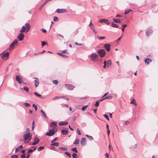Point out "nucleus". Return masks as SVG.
I'll return each mask as SVG.
<instances>
[{"label": "nucleus", "instance_id": "f257e3e1", "mask_svg": "<svg viewBox=\"0 0 158 158\" xmlns=\"http://www.w3.org/2000/svg\"><path fill=\"white\" fill-rule=\"evenodd\" d=\"M31 27L30 25L28 23H26L24 26L22 27L21 30L20 31V33L19 34L17 37V38L19 41H22L24 39V35L22 33L24 32L27 33L29 31Z\"/></svg>", "mask_w": 158, "mask_h": 158}, {"label": "nucleus", "instance_id": "f03ea898", "mask_svg": "<svg viewBox=\"0 0 158 158\" xmlns=\"http://www.w3.org/2000/svg\"><path fill=\"white\" fill-rule=\"evenodd\" d=\"M24 142L28 143L30 141L32 138V135L30 133V129L27 128L26 129L23 135Z\"/></svg>", "mask_w": 158, "mask_h": 158}, {"label": "nucleus", "instance_id": "7ed1b4c3", "mask_svg": "<svg viewBox=\"0 0 158 158\" xmlns=\"http://www.w3.org/2000/svg\"><path fill=\"white\" fill-rule=\"evenodd\" d=\"M4 52H3L0 54V55H2L1 58L3 60H6L9 58V52H7L4 53Z\"/></svg>", "mask_w": 158, "mask_h": 158}, {"label": "nucleus", "instance_id": "20e7f679", "mask_svg": "<svg viewBox=\"0 0 158 158\" xmlns=\"http://www.w3.org/2000/svg\"><path fill=\"white\" fill-rule=\"evenodd\" d=\"M57 129L52 130L50 129L49 130V132L47 133L46 135L51 136L53 135L56 132Z\"/></svg>", "mask_w": 158, "mask_h": 158}, {"label": "nucleus", "instance_id": "39448f33", "mask_svg": "<svg viewBox=\"0 0 158 158\" xmlns=\"http://www.w3.org/2000/svg\"><path fill=\"white\" fill-rule=\"evenodd\" d=\"M97 53L99 54L101 57L105 56L106 55V52L104 49H101L97 51Z\"/></svg>", "mask_w": 158, "mask_h": 158}, {"label": "nucleus", "instance_id": "423d86ee", "mask_svg": "<svg viewBox=\"0 0 158 158\" xmlns=\"http://www.w3.org/2000/svg\"><path fill=\"white\" fill-rule=\"evenodd\" d=\"M18 42V41L17 40H14L10 45L9 50H11L13 49L14 48L15 46L17 44Z\"/></svg>", "mask_w": 158, "mask_h": 158}, {"label": "nucleus", "instance_id": "0eeeda50", "mask_svg": "<svg viewBox=\"0 0 158 158\" xmlns=\"http://www.w3.org/2000/svg\"><path fill=\"white\" fill-rule=\"evenodd\" d=\"M98 55L95 53L92 54L90 56L91 60L94 61H95L96 58L98 57Z\"/></svg>", "mask_w": 158, "mask_h": 158}, {"label": "nucleus", "instance_id": "6e6552de", "mask_svg": "<svg viewBox=\"0 0 158 158\" xmlns=\"http://www.w3.org/2000/svg\"><path fill=\"white\" fill-rule=\"evenodd\" d=\"M15 79L19 84H21V83L23 80V78L20 75L16 76L15 77Z\"/></svg>", "mask_w": 158, "mask_h": 158}, {"label": "nucleus", "instance_id": "1a4fd4ad", "mask_svg": "<svg viewBox=\"0 0 158 158\" xmlns=\"http://www.w3.org/2000/svg\"><path fill=\"white\" fill-rule=\"evenodd\" d=\"M98 22L102 23H105L107 25H109L110 22L108 21V20L105 19H102L98 20Z\"/></svg>", "mask_w": 158, "mask_h": 158}, {"label": "nucleus", "instance_id": "9d476101", "mask_svg": "<svg viewBox=\"0 0 158 158\" xmlns=\"http://www.w3.org/2000/svg\"><path fill=\"white\" fill-rule=\"evenodd\" d=\"M50 126L52 128V130L57 129L56 127V123L55 122H52L50 123Z\"/></svg>", "mask_w": 158, "mask_h": 158}, {"label": "nucleus", "instance_id": "9b49d317", "mask_svg": "<svg viewBox=\"0 0 158 158\" xmlns=\"http://www.w3.org/2000/svg\"><path fill=\"white\" fill-rule=\"evenodd\" d=\"M34 142L32 143V145H33L37 144L39 142L40 140L37 137H35L34 138Z\"/></svg>", "mask_w": 158, "mask_h": 158}, {"label": "nucleus", "instance_id": "f8f14e48", "mask_svg": "<svg viewBox=\"0 0 158 158\" xmlns=\"http://www.w3.org/2000/svg\"><path fill=\"white\" fill-rule=\"evenodd\" d=\"M56 11L58 13H63L65 12L66 11V10L65 9H58L56 10Z\"/></svg>", "mask_w": 158, "mask_h": 158}, {"label": "nucleus", "instance_id": "ddd939ff", "mask_svg": "<svg viewBox=\"0 0 158 158\" xmlns=\"http://www.w3.org/2000/svg\"><path fill=\"white\" fill-rule=\"evenodd\" d=\"M65 85L67 87L68 89L70 90H72L75 88V87L72 85L65 84Z\"/></svg>", "mask_w": 158, "mask_h": 158}, {"label": "nucleus", "instance_id": "4468645a", "mask_svg": "<svg viewBox=\"0 0 158 158\" xmlns=\"http://www.w3.org/2000/svg\"><path fill=\"white\" fill-rule=\"evenodd\" d=\"M153 33V31L151 29H148L146 32V34L148 36H149L151 35Z\"/></svg>", "mask_w": 158, "mask_h": 158}, {"label": "nucleus", "instance_id": "2eb2a0df", "mask_svg": "<svg viewBox=\"0 0 158 158\" xmlns=\"http://www.w3.org/2000/svg\"><path fill=\"white\" fill-rule=\"evenodd\" d=\"M104 47L105 49L107 51H109L110 50V45L109 44H105L104 45Z\"/></svg>", "mask_w": 158, "mask_h": 158}, {"label": "nucleus", "instance_id": "dca6fc26", "mask_svg": "<svg viewBox=\"0 0 158 158\" xmlns=\"http://www.w3.org/2000/svg\"><path fill=\"white\" fill-rule=\"evenodd\" d=\"M34 78L35 79L34 81L35 82V87H37L38 86L39 84V79L37 77H34Z\"/></svg>", "mask_w": 158, "mask_h": 158}, {"label": "nucleus", "instance_id": "f3484780", "mask_svg": "<svg viewBox=\"0 0 158 158\" xmlns=\"http://www.w3.org/2000/svg\"><path fill=\"white\" fill-rule=\"evenodd\" d=\"M86 143V141L85 139L84 138H82L81 142V145L83 146H84L85 145Z\"/></svg>", "mask_w": 158, "mask_h": 158}, {"label": "nucleus", "instance_id": "a211bd4d", "mask_svg": "<svg viewBox=\"0 0 158 158\" xmlns=\"http://www.w3.org/2000/svg\"><path fill=\"white\" fill-rule=\"evenodd\" d=\"M146 64H148L152 62V60L149 58H148L144 60Z\"/></svg>", "mask_w": 158, "mask_h": 158}, {"label": "nucleus", "instance_id": "6ab92c4d", "mask_svg": "<svg viewBox=\"0 0 158 158\" xmlns=\"http://www.w3.org/2000/svg\"><path fill=\"white\" fill-rule=\"evenodd\" d=\"M68 123V122L61 121L59 124V125L62 126L64 125H67Z\"/></svg>", "mask_w": 158, "mask_h": 158}, {"label": "nucleus", "instance_id": "aec40b11", "mask_svg": "<svg viewBox=\"0 0 158 158\" xmlns=\"http://www.w3.org/2000/svg\"><path fill=\"white\" fill-rule=\"evenodd\" d=\"M61 132L63 135H66L68 134V131L67 130H62Z\"/></svg>", "mask_w": 158, "mask_h": 158}, {"label": "nucleus", "instance_id": "412c9836", "mask_svg": "<svg viewBox=\"0 0 158 158\" xmlns=\"http://www.w3.org/2000/svg\"><path fill=\"white\" fill-rule=\"evenodd\" d=\"M48 3L46 1H45L43 4H42V5H41L40 6V8H39V10H41L42 8H43V7H44V6L47 3Z\"/></svg>", "mask_w": 158, "mask_h": 158}, {"label": "nucleus", "instance_id": "4be33fe9", "mask_svg": "<svg viewBox=\"0 0 158 158\" xmlns=\"http://www.w3.org/2000/svg\"><path fill=\"white\" fill-rule=\"evenodd\" d=\"M113 19L114 22L115 23H119L120 22V19Z\"/></svg>", "mask_w": 158, "mask_h": 158}, {"label": "nucleus", "instance_id": "5701e85b", "mask_svg": "<svg viewBox=\"0 0 158 158\" xmlns=\"http://www.w3.org/2000/svg\"><path fill=\"white\" fill-rule=\"evenodd\" d=\"M112 98V96H109V95L105 97L103 99L99 100V101H101L102 100H103V99H104L111 98Z\"/></svg>", "mask_w": 158, "mask_h": 158}, {"label": "nucleus", "instance_id": "b1692460", "mask_svg": "<svg viewBox=\"0 0 158 158\" xmlns=\"http://www.w3.org/2000/svg\"><path fill=\"white\" fill-rule=\"evenodd\" d=\"M52 144H51V146H54L56 147H57L59 146V144L57 142H55L54 143H51Z\"/></svg>", "mask_w": 158, "mask_h": 158}, {"label": "nucleus", "instance_id": "393cba45", "mask_svg": "<svg viewBox=\"0 0 158 158\" xmlns=\"http://www.w3.org/2000/svg\"><path fill=\"white\" fill-rule=\"evenodd\" d=\"M111 26L113 27H114V28H118V26L116 24H115V23H111Z\"/></svg>", "mask_w": 158, "mask_h": 158}, {"label": "nucleus", "instance_id": "a878e982", "mask_svg": "<svg viewBox=\"0 0 158 158\" xmlns=\"http://www.w3.org/2000/svg\"><path fill=\"white\" fill-rule=\"evenodd\" d=\"M131 103L134 105L135 106L137 105V104L135 102V100L134 99H132L131 101Z\"/></svg>", "mask_w": 158, "mask_h": 158}, {"label": "nucleus", "instance_id": "bb28decb", "mask_svg": "<svg viewBox=\"0 0 158 158\" xmlns=\"http://www.w3.org/2000/svg\"><path fill=\"white\" fill-rule=\"evenodd\" d=\"M111 64V61L110 60H109L107 62V66L109 67L110 66Z\"/></svg>", "mask_w": 158, "mask_h": 158}, {"label": "nucleus", "instance_id": "cd10ccee", "mask_svg": "<svg viewBox=\"0 0 158 158\" xmlns=\"http://www.w3.org/2000/svg\"><path fill=\"white\" fill-rule=\"evenodd\" d=\"M132 11V10L131 9H127L125 10V14H127L128 13Z\"/></svg>", "mask_w": 158, "mask_h": 158}, {"label": "nucleus", "instance_id": "c85d7f7f", "mask_svg": "<svg viewBox=\"0 0 158 158\" xmlns=\"http://www.w3.org/2000/svg\"><path fill=\"white\" fill-rule=\"evenodd\" d=\"M34 94H35V95H36L37 96H38L39 97L42 98V97H41V95L39 94L38 92H35L34 93Z\"/></svg>", "mask_w": 158, "mask_h": 158}, {"label": "nucleus", "instance_id": "c756f323", "mask_svg": "<svg viewBox=\"0 0 158 158\" xmlns=\"http://www.w3.org/2000/svg\"><path fill=\"white\" fill-rule=\"evenodd\" d=\"M44 148L43 146H40L37 149V151H38L39 152L44 149Z\"/></svg>", "mask_w": 158, "mask_h": 158}, {"label": "nucleus", "instance_id": "7c9ffc66", "mask_svg": "<svg viewBox=\"0 0 158 158\" xmlns=\"http://www.w3.org/2000/svg\"><path fill=\"white\" fill-rule=\"evenodd\" d=\"M127 26V25L126 24H124L122 26V30L123 32H124V28L126 27Z\"/></svg>", "mask_w": 158, "mask_h": 158}, {"label": "nucleus", "instance_id": "2f4dec72", "mask_svg": "<svg viewBox=\"0 0 158 158\" xmlns=\"http://www.w3.org/2000/svg\"><path fill=\"white\" fill-rule=\"evenodd\" d=\"M79 143V140L76 139L73 142L74 144H78Z\"/></svg>", "mask_w": 158, "mask_h": 158}, {"label": "nucleus", "instance_id": "473e14b6", "mask_svg": "<svg viewBox=\"0 0 158 158\" xmlns=\"http://www.w3.org/2000/svg\"><path fill=\"white\" fill-rule=\"evenodd\" d=\"M57 53L60 56H61L62 57H68V56L67 55H64L62 54V53L57 52Z\"/></svg>", "mask_w": 158, "mask_h": 158}, {"label": "nucleus", "instance_id": "72a5a7b5", "mask_svg": "<svg viewBox=\"0 0 158 158\" xmlns=\"http://www.w3.org/2000/svg\"><path fill=\"white\" fill-rule=\"evenodd\" d=\"M64 154L67 156H69V157H71V155L68 152H64Z\"/></svg>", "mask_w": 158, "mask_h": 158}, {"label": "nucleus", "instance_id": "f704fd0d", "mask_svg": "<svg viewBox=\"0 0 158 158\" xmlns=\"http://www.w3.org/2000/svg\"><path fill=\"white\" fill-rule=\"evenodd\" d=\"M71 150L73 151H74L76 152H77V148L76 147H74V148H72L71 149Z\"/></svg>", "mask_w": 158, "mask_h": 158}, {"label": "nucleus", "instance_id": "c9c22d12", "mask_svg": "<svg viewBox=\"0 0 158 158\" xmlns=\"http://www.w3.org/2000/svg\"><path fill=\"white\" fill-rule=\"evenodd\" d=\"M58 149L64 151H66L67 150V148L65 147H59Z\"/></svg>", "mask_w": 158, "mask_h": 158}, {"label": "nucleus", "instance_id": "e433bc0d", "mask_svg": "<svg viewBox=\"0 0 158 158\" xmlns=\"http://www.w3.org/2000/svg\"><path fill=\"white\" fill-rule=\"evenodd\" d=\"M23 89L26 92H28L29 91V89L27 87H24L23 88Z\"/></svg>", "mask_w": 158, "mask_h": 158}, {"label": "nucleus", "instance_id": "4c0bfd02", "mask_svg": "<svg viewBox=\"0 0 158 158\" xmlns=\"http://www.w3.org/2000/svg\"><path fill=\"white\" fill-rule=\"evenodd\" d=\"M26 107H28L30 106V104L28 103H25L23 104Z\"/></svg>", "mask_w": 158, "mask_h": 158}, {"label": "nucleus", "instance_id": "58836bf2", "mask_svg": "<svg viewBox=\"0 0 158 158\" xmlns=\"http://www.w3.org/2000/svg\"><path fill=\"white\" fill-rule=\"evenodd\" d=\"M59 20L58 18L56 16H55L53 18V21L55 22H57Z\"/></svg>", "mask_w": 158, "mask_h": 158}, {"label": "nucleus", "instance_id": "ea45409f", "mask_svg": "<svg viewBox=\"0 0 158 158\" xmlns=\"http://www.w3.org/2000/svg\"><path fill=\"white\" fill-rule=\"evenodd\" d=\"M51 149L52 150H55L57 152H59V149H56V148L53 147V146H52V147L51 148Z\"/></svg>", "mask_w": 158, "mask_h": 158}, {"label": "nucleus", "instance_id": "a19ab883", "mask_svg": "<svg viewBox=\"0 0 158 158\" xmlns=\"http://www.w3.org/2000/svg\"><path fill=\"white\" fill-rule=\"evenodd\" d=\"M73 158H77V156L76 153H74L72 154Z\"/></svg>", "mask_w": 158, "mask_h": 158}, {"label": "nucleus", "instance_id": "79ce46f5", "mask_svg": "<svg viewBox=\"0 0 158 158\" xmlns=\"http://www.w3.org/2000/svg\"><path fill=\"white\" fill-rule=\"evenodd\" d=\"M41 112L43 114V115L44 116L45 118H47V116L46 114L44 112V111L42 110H41Z\"/></svg>", "mask_w": 158, "mask_h": 158}, {"label": "nucleus", "instance_id": "37998d69", "mask_svg": "<svg viewBox=\"0 0 158 158\" xmlns=\"http://www.w3.org/2000/svg\"><path fill=\"white\" fill-rule=\"evenodd\" d=\"M33 106L35 110L36 111L37 110V106L35 104H33L32 105Z\"/></svg>", "mask_w": 158, "mask_h": 158}, {"label": "nucleus", "instance_id": "c03bdc74", "mask_svg": "<svg viewBox=\"0 0 158 158\" xmlns=\"http://www.w3.org/2000/svg\"><path fill=\"white\" fill-rule=\"evenodd\" d=\"M53 83L55 85H56L58 83V81L56 80H53Z\"/></svg>", "mask_w": 158, "mask_h": 158}, {"label": "nucleus", "instance_id": "a18cd8bd", "mask_svg": "<svg viewBox=\"0 0 158 158\" xmlns=\"http://www.w3.org/2000/svg\"><path fill=\"white\" fill-rule=\"evenodd\" d=\"M60 98V97L56 96V97H54L52 98V99L53 100H56V99H58V98Z\"/></svg>", "mask_w": 158, "mask_h": 158}, {"label": "nucleus", "instance_id": "49530a36", "mask_svg": "<svg viewBox=\"0 0 158 158\" xmlns=\"http://www.w3.org/2000/svg\"><path fill=\"white\" fill-rule=\"evenodd\" d=\"M104 116L105 118H106L109 121V120L108 116L107 115L105 114L104 115Z\"/></svg>", "mask_w": 158, "mask_h": 158}, {"label": "nucleus", "instance_id": "de8ad7c7", "mask_svg": "<svg viewBox=\"0 0 158 158\" xmlns=\"http://www.w3.org/2000/svg\"><path fill=\"white\" fill-rule=\"evenodd\" d=\"M99 105V102L98 101H97L96 102L95 106L96 107H98Z\"/></svg>", "mask_w": 158, "mask_h": 158}, {"label": "nucleus", "instance_id": "09e8293b", "mask_svg": "<svg viewBox=\"0 0 158 158\" xmlns=\"http://www.w3.org/2000/svg\"><path fill=\"white\" fill-rule=\"evenodd\" d=\"M34 152L33 150L32 149H30L28 150V151L27 152V153L28 154V153H31V152Z\"/></svg>", "mask_w": 158, "mask_h": 158}, {"label": "nucleus", "instance_id": "8fccbe9b", "mask_svg": "<svg viewBox=\"0 0 158 158\" xmlns=\"http://www.w3.org/2000/svg\"><path fill=\"white\" fill-rule=\"evenodd\" d=\"M47 44L46 42L45 41H42V45L43 46H44L45 45Z\"/></svg>", "mask_w": 158, "mask_h": 158}, {"label": "nucleus", "instance_id": "3c124183", "mask_svg": "<svg viewBox=\"0 0 158 158\" xmlns=\"http://www.w3.org/2000/svg\"><path fill=\"white\" fill-rule=\"evenodd\" d=\"M88 106H83L82 108V110L83 111H84V110L86 109V108Z\"/></svg>", "mask_w": 158, "mask_h": 158}, {"label": "nucleus", "instance_id": "603ef678", "mask_svg": "<svg viewBox=\"0 0 158 158\" xmlns=\"http://www.w3.org/2000/svg\"><path fill=\"white\" fill-rule=\"evenodd\" d=\"M58 139V138L56 137L53 140H52L51 142V143H53L54 141H56Z\"/></svg>", "mask_w": 158, "mask_h": 158}, {"label": "nucleus", "instance_id": "864d4df0", "mask_svg": "<svg viewBox=\"0 0 158 158\" xmlns=\"http://www.w3.org/2000/svg\"><path fill=\"white\" fill-rule=\"evenodd\" d=\"M77 133L79 135H81V133L80 131L78 129H77Z\"/></svg>", "mask_w": 158, "mask_h": 158}, {"label": "nucleus", "instance_id": "5fc2aeb1", "mask_svg": "<svg viewBox=\"0 0 158 158\" xmlns=\"http://www.w3.org/2000/svg\"><path fill=\"white\" fill-rule=\"evenodd\" d=\"M31 148H33V149H32L33 150V151H35L36 149H37V147L36 146H32L31 147Z\"/></svg>", "mask_w": 158, "mask_h": 158}, {"label": "nucleus", "instance_id": "6e6d98bb", "mask_svg": "<svg viewBox=\"0 0 158 158\" xmlns=\"http://www.w3.org/2000/svg\"><path fill=\"white\" fill-rule=\"evenodd\" d=\"M17 157L18 156L16 155H12L11 157V158H17Z\"/></svg>", "mask_w": 158, "mask_h": 158}, {"label": "nucleus", "instance_id": "4d7b16f0", "mask_svg": "<svg viewBox=\"0 0 158 158\" xmlns=\"http://www.w3.org/2000/svg\"><path fill=\"white\" fill-rule=\"evenodd\" d=\"M106 38V37L105 36H102L100 37L99 38H98L99 40H101V39H105Z\"/></svg>", "mask_w": 158, "mask_h": 158}, {"label": "nucleus", "instance_id": "13d9d810", "mask_svg": "<svg viewBox=\"0 0 158 158\" xmlns=\"http://www.w3.org/2000/svg\"><path fill=\"white\" fill-rule=\"evenodd\" d=\"M25 154H22L21 156V158H25Z\"/></svg>", "mask_w": 158, "mask_h": 158}, {"label": "nucleus", "instance_id": "bf43d9fd", "mask_svg": "<svg viewBox=\"0 0 158 158\" xmlns=\"http://www.w3.org/2000/svg\"><path fill=\"white\" fill-rule=\"evenodd\" d=\"M88 138L90 141L93 140V138L91 136H89Z\"/></svg>", "mask_w": 158, "mask_h": 158}, {"label": "nucleus", "instance_id": "052dcab7", "mask_svg": "<svg viewBox=\"0 0 158 158\" xmlns=\"http://www.w3.org/2000/svg\"><path fill=\"white\" fill-rule=\"evenodd\" d=\"M60 98H64L68 100H69V98L67 97H65V96H62L61 97H60Z\"/></svg>", "mask_w": 158, "mask_h": 158}, {"label": "nucleus", "instance_id": "680f3d73", "mask_svg": "<svg viewBox=\"0 0 158 158\" xmlns=\"http://www.w3.org/2000/svg\"><path fill=\"white\" fill-rule=\"evenodd\" d=\"M89 27L92 30H94V27L93 25H92L91 26Z\"/></svg>", "mask_w": 158, "mask_h": 158}, {"label": "nucleus", "instance_id": "e2e57ef3", "mask_svg": "<svg viewBox=\"0 0 158 158\" xmlns=\"http://www.w3.org/2000/svg\"><path fill=\"white\" fill-rule=\"evenodd\" d=\"M41 31L44 33H45L46 32V29L42 28L41 29Z\"/></svg>", "mask_w": 158, "mask_h": 158}, {"label": "nucleus", "instance_id": "0e129e2a", "mask_svg": "<svg viewBox=\"0 0 158 158\" xmlns=\"http://www.w3.org/2000/svg\"><path fill=\"white\" fill-rule=\"evenodd\" d=\"M67 52V50H64L62 51V53H64Z\"/></svg>", "mask_w": 158, "mask_h": 158}, {"label": "nucleus", "instance_id": "69168bd1", "mask_svg": "<svg viewBox=\"0 0 158 158\" xmlns=\"http://www.w3.org/2000/svg\"><path fill=\"white\" fill-rule=\"evenodd\" d=\"M122 17V15H117L116 16V18H117V17Z\"/></svg>", "mask_w": 158, "mask_h": 158}, {"label": "nucleus", "instance_id": "338daca9", "mask_svg": "<svg viewBox=\"0 0 158 158\" xmlns=\"http://www.w3.org/2000/svg\"><path fill=\"white\" fill-rule=\"evenodd\" d=\"M110 133V131L109 129L107 130V133L108 136H109Z\"/></svg>", "mask_w": 158, "mask_h": 158}, {"label": "nucleus", "instance_id": "774afa93", "mask_svg": "<svg viewBox=\"0 0 158 158\" xmlns=\"http://www.w3.org/2000/svg\"><path fill=\"white\" fill-rule=\"evenodd\" d=\"M129 123V122L128 121H126L125 122V124L126 125H127L128 123Z\"/></svg>", "mask_w": 158, "mask_h": 158}]
</instances>
